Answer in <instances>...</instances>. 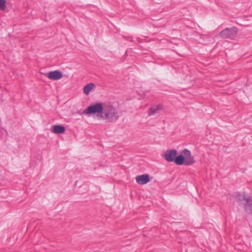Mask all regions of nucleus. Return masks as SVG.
Listing matches in <instances>:
<instances>
[{"label": "nucleus", "mask_w": 252, "mask_h": 252, "mask_svg": "<svg viewBox=\"0 0 252 252\" xmlns=\"http://www.w3.org/2000/svg\"><path fill=\"white\" fill-rule=\"evenodd\" d=\"M161 109V106L160 105H157L156 106L152 107L149 110V115H155L157 111L158 110H159Z\"/></svg>", "instance_id": "obj_12"}, {"label": "nucleus", "mask_w": 252, "mask_h": 252, "mask_svg": "<svg viewBox=\"0 0 252 252\" xmlns=\"http://www.w3.org/2000/svg\"><path fill=\"white\" fill-rule=\"evenodd\" d=\"M247 203L244 205V208L247 212L250 214H252V200L251 198H248L246 199Z\"/></svg>", "instance_id": "obj_9"}, {"label": "nucleus", "mask_w": 252, "mask_h": 252, "mask_svg": "<svg viewBox=\"0 0 252 252\" xmlns=\"http://www.w3.org/2000/svg\"><path fill=\"white\" fill-rule=\"evenodd\" d=\"M248 198H251L250 196H247L244 193L243 194H238L237 197V201L239 202L240 204H241V201L244 200L247 203V200L246 199Z\"/></svg>", "instance_id": "obj_11"}, {"label": "nucleus", "mask_w": 252, "mask_h": 252, "mask_svg": "<svg viewBox=\"0 0 252 252\" xmlns=\"http://www.w3.org/2000/svg\"><path fill=\"white\" fill-rule=\"evenodd\" d=\"M164 157L168 162H173V149L167 150L164 153Z\"/></svg>", "instance_id": "obj_8"}, {"label": "nucleus", "mask_w": 252, "mask_h": 252, "mask_svg": "<svg viewBox=\"0 0 252 252\" xmlns=\"http://www.w3.org/2000/svg\"><path fill=\"white\" fill-rule=\"evenodd\" d=\"M46 76L50 80H58L63 77V72L59 70L51 71L46 73Z\"/></svg>", "instance_id": "obj_5"}, {"label": "nucleus", "mask_w": 252, "mask_h": 252, "mask_svg": "<svg viewBox=\"0 0 252 252\" xmlns=\"http://www.w3.org/2000/svg\"><path fill=\"white\" fill-rule=\"evenodd\" d=\"M177 152L174 150V157L176 155ZM183 155H180L174 157V162L177 165H190L195 162L194 158L191 155V152L188 149H185L182 152Z\"/></svg>", "instance_id": "obj_2"}, {"label": "nucleus", "mask_w": 252, "mask_h": 252, "mask_svg": "<svg viewBox=\"0 0 252 252\" xmlns=\"http://www.w3.org/2000/svg\"><path fill=\"white\" fill-rule=\"evenodd\" d=\"M151 181L150 175L148 174H144L138 175L136 177V183L139 185H145Z\"/></svg>", "instance_id": "obj_6"}, {"label": "nucleus", "mask_w": 252, "mask_h": 252, "mask_svg": "<svg viewBox=\"0 0 252 252\" xmlns=\"http://www.w3.org/2000/svg\"><path fill=\"white\" fill-rule=\"evenodd\" d=\"M119 118V113L116 108L111 104L104 103L101 118L106 122L113 123L117 121Z\"/></svg>", "instance_id": "obj_1"}, {"label": "nucleus", "mask_w": 252, "mask_h": 252, "mask_svg": "<svg viewBox=\"0 0 252 252\" xmlns=\"http://www.w3.org/2000/svg\"><path fill=\"white\" fill-rule=\"evenodd\" d=\"M65 131V127L61 125H54L52 127V132L56 134H63Z\"/></svg>", "instance_id": "obj_7"}, {"label": "nucleus", "mask_w": 252, "mask_h": 252, "mask_svg": "<svg viewBox=\"0 0 252 252\" xmlns=\"http://www.w3.org/2000/svg\"><path fill=\"white\" fill-rule=\"evenodd\" d=\"M94 87L95 85L94 83H90L89 84H88L84 86L83 88V92L86 95H88L90 94L91 91Z\"/></svg>", "instance_id": "obj_10"}, {"label": "nucleus", "mask_w": 252, "mask_h": 252, "mask_svg": "<svg viewBox=\"0 0 252 252\" xmlns=\"http://www.w3.org/2000/svg\"><path fill=\"white\" fill-rule=\"evenodd\" d=\"M237 34L236 28H226L220 33V35L223 38L234 39Z\"/></svg>", "instance_id": "obj_4"}, {"label": "nucleus", "mask_w": 252, "mask_h": 252, "mask_svg": "<svg viewBox=\"0 0 252 252\" xmlns=\"http://www.w3.org/2000/svg\"><path fill=\"white\" fill-rule=\"evenodd\" d=\"M6 7V0H0V10H4Z\"/></svg>", "instance_id": "obj_13"}, {"label": "nucleus", "mask_w": 252, "mask_h": 252, "mask_svg": "<svg viewBox=\"0 0 252 252\" xmlns=\"http://www.w3.org/2000/svg\"><path fill=\"white\" fill-rule=\"evenodd\" d=\"M137 40H138V41L141 42V39H140V38H138Z\"/></svg>", "instance_id": "obj_14"}, {"label": "nucleus", "mask_w": 252, "mask_h": 252, "mask_svg": "<svg viewBox=\"0 0 252 252\" xmlns=\"http://www.w3.org/2000/svg\"><path fill=\"white\" fill-rule=\"evenodd\" d=\"M104 106V103L102 102L93 103L84 110V113L89 116L95 115L96 117L101 118Z\"/></svg>", "instance_id": "obj_3"}]
</instances>
